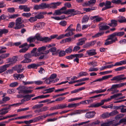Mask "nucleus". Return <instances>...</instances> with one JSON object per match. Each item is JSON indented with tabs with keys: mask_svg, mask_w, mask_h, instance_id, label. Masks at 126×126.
<instances>
[{
	"mask_svg": "<svg viewBox=\"0 0 126 126\" xmlns=\"http://www.w3.org/2000/svg\"><path fill=\"white\" fill-rule=\"evenodd\" d=\"M89 19V17L87 15H84L82 17L81 22L82 23H84L87 22Z\"/></svg>",
	"mask_w": 126,
	"mask_h": 126,
	"instance_id": "obj_17",
	"label": "nucleus"
},
{
	"mask_svg": "<svg viewBox=\"0 0 126 126\" xmlns=\"http://www.w3.org/2000/svg\"><path fill=\"white\" fill-rule=\"evenodd\" d=\"M13 2H17L19 4H24L27 1V0H13Z\"/></svg>",
	"mask_w": 126,
	"mask_h": 126,
	"instance_id": "obj_34",
	"label": "nucleus"
},
{
	"mask_svg": "<svg viewBox=\"0 0 126 126\" xmlns=\"http://www.w3.org/2000/svg\"><path fill=\"white\" fill-rule=\"evenodd\" d=\"M43 119V117L41 116L35 117L33 119V120H34L33 122L38 121L41 119L42 120Z\"/></svg>",
	"mask_w": 126,
	"mask_h": 126,
	"instance_id": "obj_49",
	"label": "nucleus"
},
{
	"mask_svg": "<svg viewBox=\"0 0 126 126\" xmlns=\"http://www.w3.org/2000/svg\"><path fill=\"white\" fill-rule=\"evenodd\" d=\"M118 113V112L116 110H113L110 112L109 113L110 116L117 115Z\"/></svg>",
	"mask_w": 126,
	"mask_h": 126,
	"instance_id": "obj_41",
	"label": "nucleus"
},
{
	"mask_svg": "<svg viewBox=\"0 0 126 126\" xmlns=\"http://www.w3.org/2000/svg\"><path fill=\"white\" fill-rule=\"evenodd\" d=\"M85 41L84 38L80 39L79 40V42L77 43L76 45L78 46L82 45L85 44Z\"/></svg>",
	"mask_w": 126,
	"mask_h": 126,
	"instance_id": "obj_22",
	"label": "nucleus"
},
{
	"mask_svg": "<svg viewBox=\"0 0 126 126\" xmlns=\"http://www.w3.org/2000/svg\"><path fill=\"white\" fill-rule=\"evenodd\" d=\"M32 60L29 58H25L23 61L21 62V63H28L32 62Z\"/></svg>",
	"mask_w": 126,
	"mask_h": 126,
	"instance_id": "obj_42",
	"label": "nucleus"
},
{
	"mask_svg": "<svg viewBox=\"0 0 126 126\" xmlns=\"http://www.w3.org/2000/svg\"><path fill=\"white\" fill-rule=\"evenodd\" d=\"M117 21L115 20H111V23L108 25L111 27H115L117 25Z\"/></svg>",
	"mask_w": 126,
	"mask_h": 126,
	"instance_id": "obj_15",
	"label": "nucleus"
},
{
	"mask_svg": "<svg viewBox=\"0 0 126 126\" xmlns=\"http://www.w3.org/2000/svg\"><path fill=\"white\" fill-rule=\"evenodd\" d=\"M72 50V47H70L65 50V53H71Z\"/></svg>",
	"mask_w": 126,
	"mask_h": 126,
	"instance_id": "obj_54",
	"label": "nucleus"
},
{
	"mask_svg": "<svg viewBox=\"0 0 126 126\" xmlns=\"http://www.w3.org/2000/svg\"><path fill=\"white\" fill-rule=\"evenodd\" d=\"M28 49V48L25 47L22 48L20 50L19 52L20 53H24L26 52Z\"/></svg>",
	"mask_w": 126,
	"mask_h": 126,
	"instance_id": "obj_64",
	"label": "nucleus"
},
{
	"mask_svg": "<svg viewBox=\"0 0 126 126\" xmlns=\"http://www.w3.org/2000/svg\"><path fill=\"white\" fill-rule=\"evenodd\" d=\"M8 112V111L7 110H5L4 109L2 108L0 110V115H4L5 114Z\"/></svg>",
	"mask_w": 126,
	"mask_h": 126,
	"instance_id": "obj_24",
	"label": "nucleus"
},
{
	"mask_svg": "<svg viewBox=\"0 0 126 126\" xmlns=\"http://www.w3.org/2000/svg\"><path fill=\"white\" fill-rule=\"evenodd\" d=\"M28 89V88L27 87L24 86H23L19 87L17 88V89L19 90L20 93H23V90H25Z\"/></svg>",
	"mask_w": 126,
	"mask_h": 126,
	"instance_id": "obj_40",
	"label": "nucleus"
},
{
	"mask_svg": "<svg viewBox=\"0 0 126 126\" xmlns=\"http://www.w3.org/2000/svg\"><path fill=\"white\" fill-rule=\"evenodd\" d=\"M111 100L110 97L106 99H105L102 100L101 102L99 103H97L96 104L93 103L91 104L90 107L96 108L99 106H101L104 104L105 102H108L110 101Z\"/></svg>",
	"mask_w": 126,
	"mask_h": 126,
	"instance_id": "obj_2",
	"label": "nucleus"
},
{
	"mask_svg": "<svg viewBox=\"0 0 126 126\" xmlns=\"http://www.w3.org/2000/svg\"><path fill=\"white\" fill-rule=\"evenodd\" d=\"M112 121H108L104 123L101 125V126H109L112 124Z\"/></svg>",
	"mask_w": 126,
	"mask_h": 126,
	"instance_id": "obj_27",
	"label": "nucleus"
},
{
	"mask_svg": "<svg viewBox=\"0 0 126 126\" xmlns=\"http://www.w3.org/2000/svg\"><path fill=\"white\" fill-rule=\"evenodd\" d=\"M69 33L66 34V33L65 34H62L60 35L57 38V39H61L65 37H68L69 36Z\"/></svg>",
	"mask_w": 126,
	"mask_h": 126,
	"instance_id": "obj_37",
	"label": "nucleus"
},
{
	"mask_svg": "<svg viewBox=\"0 0 126 126\" xmlns=\"http://www.w3.org/2000/svg\"><path fill=\"white\" fill-rule=\"evenodd\" d=\"M41 9H44L46 8H48V3H42L40 4Z\"/></svg>",
	"mask_w": 126,
	"mask_h": 126,
	"instance_id": "obj_23",
	"label": "nucleus"
},
{
	"mask_svg": "<svg viewBox=\"0 0 126 126\" xmlns=\"http://www.w3.org/2000/svg\"><path fill=\"white\" fill-rule=\"evenodd\" d=\"M101 107L103 108L104 109H107L108 108H110L112 109L113 107V104H111L109 105L108 106H105L104 105Z\"/></svg>",
	"mask_w": 126,
	"mask_h": 126,
	"instance_id": "obj_63",
	"label": "nucleus"
},
{
	"mask_svg": "<svg viewBox=\"0 0 126 126\" xmlns=\"http://www.w3.org/2000/svg\"><path fill=\"white\" fill-rule=\"evenodd\" d=\"M22 16L28 18L32 15L31 13H24L22 14Z\"/></svg>",
	"mask_w": 126,
	"mask_h": 126,
	"instance_id": "obj_52",
	"label": "nucleus"
},
{
	"mask_svg": "<svg viewBox=\"0 0 126 126\" xmlns=\"http://www.w3.org/2000/svg\"><path fill=\"white\" fill-rule=\"evenodd\" d=\"M9 32L8 30L5 29H0V37L2 36L3 34H6Z\"/></svg>",
	"mask_w": 126,
	"mask_h": 126,
	"instance_id": "obj_19",
	"label": "nucleus"
},
{
	"mask_svg": "<svg viewBox=\"0 0 126 126\" xmlns=\"http://www.w3.org/2000/svg\"><path fill=\"white\" fill-rule=\"evenodd\" d=\"M55 88L54 87H53L45 89L44 90V91L46 92H43V94L50 93L54 91V90L55 89Z\"/></svg>",
	"mask_w": 126,
	"mask_h": 126,
	"instance_id": "obj_20",
	"label": "nucleus"
},
{
	"mask_svg": "<svg viewBox=\"0 0 126 126\" xmlns=\"http://www.w3.org/2000/svg\"><path fill=\"white\" fill-rule=\"evenodd\" d=\"M126 64V60L120 61L119 62L116 63L115 64L113 65L114 66L121 65L123 64Z\"/></svg>",
	"mask_w": 126,
	"mask_h": 126,
	"instance_id": "obj_21",
	"label": "nucleus"
},
{
	"mask_svg": "<svg viewBox=\"0 0 126 126\" xmlns=\"http://www.w3.org/2000/svg\"><path fill=\"white\" fill-rule=\"evenodd\" d=\"M22 65L19 64L13 67L12 69L14 70L17 71L18 73H19L22 72L24 70V68H22Z\"/></svg>",
	"mask_w": 126,
	"mask_h": 126,
	"instance_id": "obj_7",
	"label": "nucleus"
},
{
	"mask_svg": "<svg viewBox=\"0 0 126 126\" xmlns=\"http://www.w3.org/2000/svg\"><path fill=\"white\" fill-rule=\"evenodd\" d=\"M105 6L102 8V11L111 8L113 7V6H111V2L110 1L107 0L105 2Z\"/></svg>",
	"mask_w": 126,
	"mask_h": 126,
	"instance_id": "obj_5",
	"label": "nucleus"
},
{
	"mask_svg": "<svg viewBox=\"0 0 126 126\" xmlns=\"http://www.w3.org/2000/svg\"><path fill=\"white\" fill-rule=\"evenodd\" d=\"M19 16V15L18 14H13V15L10 16L9 17V19L15 18Z\"/></svg>",
	"mask_w": 126,
	"mask_h": 126,
	"instance_id": "obj_56",
	"label": "nucleus"
},
{
	"mask_svg": "<svg viewBox=\"0 0 126 126\" xmlns=\"http://www.w3.org/2000/svg\"><path fill=\"white\" fill-rule=\"evenodd\" d=\"M64 12H61L60 10H55V13L53 14V15H60L63 14H64Z\"/></svg>",
	"mask_w": 126,
	"mask_h": 126,
	"instance_id": "obj_28",
	"label": "nucleus"
},
{
	"mask_svg": "<svg viewBox=\"0 0 126 126\" xmlns=\"http://www.w3.org/2000/svg\"><path fill=\"white\" fill-rule=\"evenodd\" d=\"M125 75L124 74L117 75L113 77L111 79V80L112 81H119L121 80L126 79V77H123Z\"/></svg>",
	"mask_w": 126,
	"mask_h": 126,
	"instance_id": "obj_3",
	"label": "nucleus"
},
{
	"mask_svg": "<svg viewBox=\"0 0 126 126\" xmlns=\"http://www.w3.org/2000/svg\"><path fill=\"white\" fill-rule=\"evenodd\" d=\"M60 109H63L67 107V105L66 104H59Z\"/></svg>",
	"mask_w": 126,
	"mask_h": 126,
	"instance_id": "obj_59",
	"label": "nucleus"
},
{
	"mask_svg": "<svg viewBox=\"0 0 126 126\" xmlns=\"http://www.w3.org/2000/svg\"><path fill=\"white\" fill-rule=\"evenodd\" d=\"M125 122V124H126V118H123L121 119L119 123H117L115 124L114 126H116L117 125H119L120 124L122 123Z\"/></svg>",
	"mask_w": 126,
	"mask_h": 126,
	"instance_id": "obj_46",
	"label": "nucleus"
},
{
	"mask_svg": "<svg viewBox=\"0 0 126 126\" xmlns=\"http://www.w3.org/2000/svg\"><path fill=\"white\" fill-rule=\"evenodd\" d=\"M28 20L31 23H33L36 21L37 20L35 16L34 17H31L28 19Z\"/></svg>",
	"mask_w": 126,
	"mask_h": 126,
	"instance_id": "obj_33",
	"label": "nucleus"
},
{
	"mask_svg": "<svg viewBox=\"0 0 126 126\" xmlns=\"http://www.w3.org/2000/svg\"><path fill=\"white\" fill-rule=\"evenodd\" d=\"M111 2L113 3L118 4H122V1L121 0H112Z\"/></svg>",
	"mask_w": 126,
	"mask_h": 126,
	"instance_id": "obj_48",
	"label": "nucleus"
},
{
	"mask_svg": "<svg viewBox=\"0 0 126 126\" xmlns=\"http://www.w3.org/2000/svg\"><path fill=\"white\" fill-rule=\"evenodd\" d=\"M100 123V121L97 120L96 121L92 122L90 124V125L92 126H95L96 125H98Z\"/></svg>",
	"mask_w": 126,
	"mask_h": 126,
	"instance_id": "obj_60",
	"label": "nucleus"
},
{
	"mask_svg": "<svg viewBox=\"0 0 126 126\" xmlns=\"http://www.w3.org/2000/svg\"><path fill=\"white\" fill-rule=\"evenodd\" d=\"M17 61V58L16 56H13L12 59H11L10 60V62H11L12 63H14Z\"/></svg>",
	"mask_w": 126,
	"mask_h": 126,
	"instance_id": "obj_47",
	"label": "nucleus"
},
{
	"mask_svg": "<svg viewBox=\"0 0 126 126\" xmlns=\"http://www.w3.org/2000/svg\"><path fill=\"white\" fill-rule=\"evenodd\" d=\"M18 85V83L15 82L11 83L9 85V86L11 87H15Z\"/></svg>",
	"mask_w": 126,
	"mask_h": 126,
	"instance_id": "obj_61",
	"label": "nucleus"
},
{
	"mask_svg": "<svg viewBox=\"0 0 126 126\" xmlns=\"http://www.w3.org/2000/svg\"><path fill=\"white\" fill-rule=\"evenodd\" d=\"M104 33V32L98 33L95 34L94 35L92 36V37L93 38H96L103 35Z\"/></svg>",
	"mask_w": 126,
	"mask_h": 126,
	"instance_id": "obj_50",
	"label": "nucleus"
},
{
	"mask_svg": "<svg viewBox=\"0 0 126 126\" xmlns=\"http://www.w3.org/2000/svg\"><path fill=\"white\" fill-rule=\"evenodd\" d=\"M100 117L103 119H105L110 117L109 113L106 112L104 113L100 116Z\"/></svg>",
	"mask_w": 126,
	"mask_h": 126,
	"instance_id": "obj_25",
	"label": "nucleus"
},
{
	"mask_svg": "<svg viewBox=\"0 0 126 126\" xmlns=\"http://www.w3.org/2000/svg\"><path fill=\"white\" fill-rule=\"evenodd\" d=\"M95 114L96 113L94 111L89 112L86 114L85 116L87 118H90L94 117Z\"/></svg>",
	"mask_w": 126,
	"mask_h": 126,
	"instance_id": "obj_10",
	"label": "nucleus"
},
{
	"mask_svg": "<svg viewBox=\"0 0 126 126\" xmlns=\"http://www.w3.org/2000/svg\"><path fill=\"white\" fill-rule=\"evenodd\" d=\"M37 67L36 64L35 63H32L31 64L27 66L28 68L29 69L31 68L37 69Z\"/></svg>",
	"mask_w": 126,
	"mask_h": 126,
	"instance_id": "obj_26",
	"label": "nucleus"
},
{
	"mask_svg": "<svg viewBox=\"0 0 126 126\" xmlns=\"http://www.w3.org/2000/svg\"><path fill=\"white\" fill-rule=\"evenodd\" d=\"M67 22L65 21H62L60 22V24L63 26H65L67 24Z\"/></svg>",
	"mask_w": 126,
	"mask_h": 126,
	"instance_id": "obj_62",
	"label": "nucleus"
},
{
	"mask_svg": "<svg viewBox=\"0 0 126 126\" xmlns=\"http://www.w3.org/2000/svg\"><path fill=\"white\" fill-rule=\"evenodd\" d=\"M96 42V41L95 40L89 42L87 43L83 46V47L84 48H88L94 45Z\"/></svg>",
	"mask_w": 126,
	"mask_h": 126,
	"instance_id": "obj_9",
	"label": "nucleus"
},
{
	"mask_svg": "<svg viewBox=\"0 0 126 126\" xmlns=\"http://www.w3.org/2000/svg\"><path fill=\"white\" fill-rule=\"evenodd\" d=\"M98 70V69L97 67L94 68V67H90V68L88 70V71L89 72H92V71H97Z\"/></svg>",
	"mask_w": 126,
	"mask_h": 126,
	"instance_id": "obj_53",
	"label": "nucleus"
},
{
	"mask_svg": "<svg viewBox=\"0 0 126 126\" xmlns=\"http://www.w3.org/2000/svg\"><path fill=\"white\" fill-rule=\"evenodd\" d=\"M99 29L100 30H106L109 28L110 27L107 25H101L99 27Z\"/></svg>",
	"mask_w": 126,
	"mask_h": 126,
	"instance_id": "obj_30",
	"label": "nucleus"
},
{
	"mask_svg": "<svg viewBox=\"0 0 126 126\" xmlns=\"http://www.w3.org/2000/svg\"><path fill=\"white\" fill-rule=\"evenodd\" d=\"M66 54L65 51H61L59 53V56L62 57L64 56Z\"/></svg>",
	"mask_w": 126,
	"mask_h": 126,
	"instance_id": "obj_58",
	"label": "nucleus"
},
{
	"mask_svg": "<svg viewBox=\"0 0 126 126\" xmlns=\"http://www.w3.org/2000/svg\"><path fill=\"white\" fill-rule=\"evenodd\" d=\"M16 26L14 27L15 30H18L21 29L24 27L25 25L23 24L15 23Z\"/></svg>",
	"mask_w": 126,
	"mask_h": 126,
	"instance_id": "obj_18",
	"label": "nucleus"
},
{
	"mask_svg": "<svg viewBox=\"0 0 126 126\" xmlns=\"http://www.w3.org/2000/svg\"><path fill=\"white\" fill-rule=\"evenodd\" d=\"M35 40L36 39L38 41H42L43 37H42L40 36L39 34H37L34 36Z\"/></svg>",
	"mask_w": 126,
	"mask_h": 126,
	"instance_id": "obj_39",
	"label": "nucleus"
},
{
	"mask_svg": "<svg viewBox=\"0 0 126 126\" xmlns=\"http://www.w3.org/2000/svg\"><path fill=\"white\" fill-rule=\"evenodd\" d=\"M27 41L30 43H33L35 41V40L34 37H31L28 38L27 40Z\"/></svg>",
	"mask_w": 126,
	"mask_h": 126,
	"instance_id": "obj_29",
	"label": "nucleus"
},
{
	"mask_svg": "<svg viewBox=\"0 0 126 126\" xmlns=\"http://www.w3.org/2000/svg\"><path fill=\"white\" fill-rule=\"evenodd\" d=\"M32 56L31 54L30 53L26 54L24 55V58H30Z\"/></svg>",
	"mask_w": 126,
	"mask_h": 126,
	"instance_id": "obj_57",
	"label": "nucleus"
},
{
	"mask_svg": "<svg viewBox=\"0 0 126 126\" xmlns=\"http://www.w3.org/2000/svg\"><path fill=\"white\" fill-rule=\"evenodd\" d=\"M87 110H75L74 111L75 114H80L81 113H84L85 112V111Z\"/></svg>",
	"mask_w": 126,
	"mask_h": 126,
	"instance_id": "obj_32",
	"label": "nucleus"
},
{
	"mask_svg": "<svg viewBox=\"0 0 126 126\" xmlns=\"http://www.w3.org/2000/svg\"><path fill=\"white\" fill-rule=\"evenodd\" d=\"M88 75V74L86 72H81L79 73V77L86 76Z\"/></svg>",
	"mask_w": 126,
	"mask_h": 126,
	"instance_id": "obj_51",
	"label": "nucleus"
},
{
	"mask_svg": "<svg viewBox=\"0 0 126 126\" xmlns=\"http://www.w3.org/2000/svg\"><path fill=\"white\" fill-rule=\"evenodd\" d=\"M79 104L77 103L70 104L68 105L67 107L69 108H75L77 106H79Z\"/></svg>",
	"mask_w": 126,
	"mask_h": 126,
	"instance_id": "obj_45",
	"label": "nucleus"
},
{
	"mask_svg": "<svg viewBox=\"0 0 126 126\" xmlns=\"http://www.w3.org/2000/svg\"><path fill=\"white\" fill-rule=\"evenodd\" d=\"M125 34L123 32H116L108 36V39L106 40L104 43L105 45H108L112 44L118 40L116 36L122 37Z\"/></svg>",
	"mask_w": 126,
	"mask_h": 126,
	"instance_id": "obj_1",
	"label": "nucleus"
},
{
	"mask_svg": "<svg viewBox=\"0 0 126 126\" xmlns=\"http://www.w3.org/2000/svg\"><path fill=\"white\" fill-rule=\"evenodd\" d=\"M45 23L43 22H39L34 25V28L36 30L41 29L43 27H44Z\"/></svg>",
	"mask_w": 126,
	"mask_h": 126,
	"instance_id": "obj_8",
	"label": "nucleus"
},
{
	"mask_svg": "<svg viewBox=\"0 0 126 126\" xmlns=\"http://www.w3.org/2000/svg\"><path fill=\"white\" fill-rule=\"evenodd\" d=\"M75 9H70L64 11V14H69L72 13L74 11Z\"/></svg>",
	"mask_w": 126,
	"mask_h": 126,
	"instance_id": "obj_36",
	"label": "nucleus"
},
{
	"mask_svg": "<svg viewBox=\"0 0 126 126\" xmlns=\"http://www.w3.org/2000/svg\"><path fill=\"white\" fill-rule=\"evenodd\" d=\"M9 66V64H7L0 66V74L6 71L7 70V68Z\"/></svg>",
	"mask_w": 126,
	"mask_h": 126,
	"instance_id": "obj_12",
	"label": "nucleus"
},
{
	"mask_svg": "<svg viewBox=\"0 0 126 126\" xmlns=\"http://www.w3.org/2000/svg\"><path fill=\"white\" fill-rule=\"evenodd\" d=\"M47 14L46 12H41L35 16L37 20V19H40L44 18L43 15L46 14Z\"/></svg>",
	"mask_w": 126,
	"mask_h": 126,
	"instance_id": "obj_11",
	"label": "nucleus"
},
{
	"mask_svg": "<svg viewBox=\"0 0 126 126\" xmlns=\"http://www.w3.org/2000/svg\"><path fill=\"white\" fill-rule=\"evenodd\" d=\"M49 50L50 52L52 53V55H57L59 51V49L57 50V48L55 47H53L49 49Z\"/></svg>",
	"mask_w": 126,
	"mask_h": 126,
	"instance_id": "obj_13",
	"label": "nucleus"
},
{
	"mask_svg": "<svg viewBox=\"0 0 126 126\" xmlns=\"http://www.w3.org/2000/svg\"><path fill=\"white\" fill-rule=\"evenodd\" d=\"M61 2H53L50 4L48 3V8L55 9L57 8V6L60 5L61 4Z\"/></svg>",
	"mask_w": 126,
	"mask_h": 126,
	"instance_id": "obj_4",
	"label": "nucleus"
},
{
	"mask_svg": "<svg viewBox=\"0 0 126 126\" xmlns=\"http://www.w3.org/2000/svg\"><path fill=\"white\" fill-rule=\"evenodd\" d=\"M96 0H90L88 2H86L84 4L86 6H89L92 5H94L96 2Z\"/></svg>",
	"mask_w": 126,
	"mask_h": 126,
	"instance_id": "obj_16",
	"label": "nucleus"
},
{
	"mask_svg": "<svg viewBox=\"0 0 126 126\" xmlns=\"http://www.w3.org/2000/svg\"><path fill=\"white\" fill-rule=\"evenodd\" d=\"M51 41V39L50 38H48V37H43L42 41L44 42L47 43Z\"/></svg>",
	"mask_w": 126,
	"mask_h": 126,
	"instance_id": "obj_31",
	"label": "nucleus"
},
{
	"mask_svg": "<svg viewBox=\"0 0 126 126\" xmlns=\"http://www.w3.org/2000/svg\"><path fill=\"white\" fill-rule=\"evenodd\" d=\"M22 19L21 17H19L17 18L16 20L15 23L22 24Z\"/></svg>",
	"mask_w": 126,
	"mask_h": 126,
	"instance_id": "obj_55",
	"label": "nucleus"
},
{
	"mask_svg": "<svg viewBox=\"0 0 126 126\" xmlns=\"http://www.w3.org/2000/svg\"><path fill=\"white\" fill-rule=\"evenodd\" d=\"M86 53L89 56H92L96 55V50L94 49L89 50L86 51Z\"/></svg>",
	"mask_w": 126,
	"mask_h": 126,
	"instance_id": "obj_14",
	"label": "nucleus"
},
{
	"mask_svg": "<svg viewBox=\"0 0 126 126\" xmlns=\"http://www.w3.org/2000/svg\"><path fill=\"white\" fill-rule=\"evenodd\" d=\"M43 106V104H39L35 105L33 106L32 107V109H39L42 107Z\"/></svg>",
	"mask_w": 126,
	"mask_h": 126,
	"instance_id": "obj_44",
	"label": "nucleus"
},
{
	"mask_svg": "<svg viewBox=\"0 0 126 126\" xmlns=\"http://www.w3.org/2000/svg\"><path fill=\"white\" fill-rule=\"evenodd\" d=\"M119 18L118 19V21L120 23H122L126 22V19L123 17L121 16L119 17Z\"/></svg>",
	"mask_w": 126,
	"mask_h": 126,
	"instance_id": "obj_35",
	"label": "nucleus"
},
{
	"mask_svg": "<svg viewBox=\"0 0 126 126\" xmlns=\"http://www.w3.org/2000/svg\"><path fill=\"white\" fill-rule=\"evenodd\" d=\"M73 26V25L72 24L70 25L65 31V32H68V33H69V35H70L69 36V37L72 35L74 34L73 32L75 31V29L71 28Z\"/></svg>",
	"mask_w": 126,
	"mask_h": 126,
	"instance_id": "obj_6",
	"label": "nucleus"
},
{
	"mask_svg": "<svg viewBox=\"0 0 126 126\" xmlns=\"http://www.w3.org/2000/svg\"><path fill=\"white\" fill-rule=\"evenodd\" d=\"M69 33L66 34V33L65 34H62L60 35L57 38V39H61L65 37H68L69 36Z\"/></svg>",
	"mask_w": 126,
	"mask_h": 126,
	"instance_id": "obj_38",
	"label": "nucleus"
},
{
	"mask_svg": "<svg viewBox=\"0 0 126 126\" xmlns=\"http://www.w3.org/2000/svg\"><path fill=\"white\" fill-rule=\"evenodd\" d=\"M10 55V54L9 53H6L3 54L1 55L0 56V58H1V59H5L7 57H8Z\"/></svg>",
	"mask_w": 126,
	"mask_h": 126,
	"instance_id": "obj_43",
	"label": "nucleus"
}]
</instances>
